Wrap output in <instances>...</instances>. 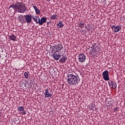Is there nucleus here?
<instances>
[{
  "instance_id": "f257e3e1",
  "label": "nucleus",
  "mask_w": 125,
  "mask_h": 125,
  "mask_svg": "<svg viewBox=\"0 0 125 125\" xmlns=\"http://www.w3.org/2000/svg\"><path fill=\"white\" fill-rule=\"evenodd\" d=\"M11 8L19 13H24L27 11V6L22 1L19 2V1H17L15 3H13L9 7V8Z\"/></svg>"
},
{
  "instance_id": "f03ea898",
  "label": "nucleus",
  "mask_w": 125,
  "mask_h": 125,
  "mask_svg": "<svg viewBox=\"0 0 125 125\" xmlns=\"http://www.w3.org/2000/svg\"><path fill=\"white\" fill-rule=\"evenodd\" d=\"M52 51L53 57L55 60H59L61 58L60 54L62 53L61 51L63 49V46L61 44H59L54 45Z\"/></svg>"
},
{
  "instance_id": "7ed1b4c3",
  "label": "nucleus",
  "mask_w": 125,
  "mask_h": 125,
  "mask_svg": "<svg viewBox=\"0 0 125 125\" xmlns=\"http://www.w3.org/2000/svg\"><path fill=\"white\" fill-rule=\"evenodd\" d=\"M67 83L70 85H77L80 83V79L78 76L74 74H69L67 75Z\"/></svg>"
},
{
  "instance_id": "20e7f679",
  "label": "nucleus",
  "mask_w": 125,
  "mask_h": 125,
  "mask_svg": "<svg viewBox=\"0 0 125 125\" xmlns=\"http://www.w3.org/2000/svg\"><path fill=\"white\" fill-rule=\"evenodd\" d=\"M103 78L104 81H110V77H109V71L105 70L103 72Z\"/></svg>"
},
{
  "instance_id": "39448f33",
  "label": "nucleus",
  "mask_w": 125,
  "mask_h": 125,
  "mask_svg": "<svg viewBox=\"0 0 125 125\" xmlns=\"http://www.w3.org/2000/svg\"><path fill=\"white\" fill-rule=\"evenodd\" d=\"M78 58L79 62H81V63H83L86 59L85 56L83 53L79 54Z\"/></svg>"
},
{
  "instance_id": "423d86ee",
  "label": "nucleus",
  "mask_w": 125,
  "mask_h": 125,
  "mask_svg": "<svg viewBox=\"0 0 125 125\" xmlns=\"http://www.w3.org/2000/svg\"><path fill=\"white\" fill-rule=\"evenodd\" d=\"M111 28H112V30H113V32H114V33H118V32L122 30V25H118L117 26L113 25Z\"/></svg>"
},
{
  "instance_id": "0eeeda50",
  "label": "nucleus",
  "mask_w": 125,
  "mask_h": 125,
  "mask_svg": "<svg viewBox=\"0 0 125 125\" xmlns=\"http://www.w3.org/2000/svg\"><path fill=\"white\" fill-rule=\"evenodd\" d=\"M24 17L27 23H28L29 24H30V23L32 22L33 16H32L31 15H26L24 16Z\"/></svg>"
},
{
  "instance_id": "6e6552de",
  "label": "nucleus",
  "mask_w": 125,
  "mask_h": 125,
  "mask_svg": "<svg viewBox=\"0 0 125 125\" xmlns=\"http://www.w3.org/2000/svg\"><path fill=\"white\" fill-rule=\"evenodd\" d=\"M44 98H47L48 97H50V98H51L52 97V94H50L49 93V89L48 88H47L45 90V92L44 93Z\"/></svg>"
},
{
  "instance_id": "1a4fd4ad",
  "label": "nucleus",
  "mask_w": 125,
  "mask_h": 125,
  "mask_svg": "<svg viewBox=\"0 0 125 125\" xmlns=\"http://www.w3.org/2000/svg\"><path fill=\"white\" fill-rule=\"evenodd\" d=\"M109 85H112L111 88L113 89H116L117 88V83L114 81H109L108 82Z\"/></svg>"
},
{
  "instance_id": "9d476101",
  "label": "nucleus",
  "mask_w": 125,
  "mask_h": 125,
  "mask_svg": "<svg viewBox=\"0 0 125 125\" xmlns=\"http://www.w3.org/2000/svg\"><path fill=\"white\" fill-rule=\"evenodd\" d=\"M44 23H46V18L43 17L41 19H39V21L38 22L39 25H43Z\"/></svg>"
},
{
  "instance_id": "9b49d317",
  "label": "nucleus",
  "mask_w": 125,
  "mask_h": 125,
  "mask_svg": "<svg viewBox=\"0 0 125 125\" xmlns=\"http://www.w3.org/2000/svg\"><path fill=\"white\" fill-rule=\"evenodd\" d=\"M17 110L19 111V112H22V114L23 115H26L27 114V113H26V111H25V109L23 106H18Z\"/></svg>"
},
{
  "instance_id": "f8f14e48",
  "label": "nucleus",
  "mask_w": 125,
  "mask_h": 125,
  "mask_svg": "<svg viewBox=\"0 0 125 125\" xmlns=\"http://www.w3.org/2000/svg\"><path fill=\"white\" fill-rule=\"evenodd\" d=\"M32 19L36 24H39V21H40V17L32 16Z\"/></svg>"
},
{
  "instance_id": "ddd939ff",
  "label": "nucleus",
  "mask_w": 125,
  "mask_h": 125,
  "mask_svg": "<svg viewBox=\"0 0 125 125\" xmlns=\"http://www.w3.org/2000/svg\"><path fill=\"white\" fill-rule=\"evenodd\" d=\"M33 7L34 8V9L35 10V13L38 15H40V14H41V11H40V9H38V8L37 7V6H35L34 5V4H32Z\"/></svg>"
},
{
  "instance_id": "4468645a",
  "label": "nucleus",
  "mask_w": 125,
  "mask_h": 125,
  "mask_svg": "<svg viewBox=\"0 0 125 125\" xmlns=\"http://www.w3.org/2000/svg\"><path fill=\"white\" fill-rule=\"evenodd\" d=\"M67 61V56H63L60 59L61 63H65Z\"/></svg>"
},
{
  "instance_id": "2eb2a0df",
  "label": "nucleus",
  "mask_w": 125,
  "mask_h": 125,
  "mask_svg": "<svg viewBox=\"0 0 125 125\" xmlns=\"http://www.w3.org/2000/svg\"><path fill=\"white\" fill-rule=\"evenodd\" d=\"M9 41H13V42H16V36L14 35L8 36Z\"/></svg>"
},
{
  "instance_id": "dca6fc26",
  "label": "nucleus",
  "mask_w": 125,
  "mask_h": 125,
  "mask_svg": "<svg viewBox=\"0 0 125 125\" xmlns=\"http://www.w3.org/2000/svg\"><path fill=\"white\" fill-rule=\"evenodd\" d=\"M57 25H58V28L60 29L61 28H62L64 27V24H63V22L62 21H60L59 23H57Z\"/></svg>"
},
{
  "instance_id": "f3484780",
  "label": "nucleus",
  "mask_w": 125,
  "mask_h": 125,
  "mask_svg": "<svg viewBox=\"0 0 125 125\" xmlns=\"http://www.w3.org/2000/svg\"><path fill=\"white\" fill-rule=\"evenodd\" d=\"M78 26L79 28L83 29V28H84V22H80L78 24Z\"/></svg>"
},
{
  "instance_id": "a211bd4d",
  "label": "nucleus",
  "mask_w": 125,
  "mask_h": 125,
  "mask_svg": "<svg viewBox=\"0 0 125 125\" xmlns=\"http://www.w3.org/2000/svg\"><path fill=\"white\" fill-rule=\"evenodd\" d=\"M24 76L25 79H29V76H30V74L29 73V72H24Z\"/></svg>"
},
{
  "instance_id": "6ab92c4d",
  "label": "nucleus",
  "mask_w": 125,
  "mask_h": 125,
  "mask_svg": "<svg viewBox=\"0 0 125 125\" xmlns=\"http://www.w3.org/2000/svg\"><path fill=\"white\" fill-rule=\"evenodd\" d=\"M57 18H58V17H57V14H54V15H51V19H52V20H55V19H57Z\"/></svg>"
},
{
  "instance_id": "aec40b11",
  "label": "nucleus",
  "mask_w": 125,
  "mask_h": 125,
  "mask_svg": "<svg viewBox=\"0 0 125 125\" xmlns=\"http://www.w3.org/2000/svg\"><path fill=\"white\" fill-rule=\"evenodd\" d=\"M97 47V45H96V43H95L91 47L92 49H94L95 48H96Z\"/></svg>"
},
{
  "instance_id": "412c9836",
  "label": "nucleus",
  "mask_w": 125,
  "mask_h": 125,
  "mask_svg": "<svg viewBox=\"0 0 125 125\" xmlns=\"http://www.w3.org/2000/svg\"><path fill=\"white\" fill-rule=\"evenodd\" d=\"M89 107L90 110H93V108H94V106H93V104H90Z\"/></svg>"
},
{
  "instance_id": "4be33fe9",
  "label": "nucleus",
  "mask_w": 125,
  "mask_h": 125,
  "mask_svg": "<svg viewBox=\"0 0 125 125\" xmlns=\"http://www.w3.org/2000/svg\"><path fill=\"white\" fill-rule=\"evenodd\" d=\"M117 110H119V107H115L114 108V112H116V111H117Z\"/></svg>"
},
{
  "instance_id": "5701e85b",
  "label": "nucleus",
  "mask_w": 125,
  "mask_h": 125,
  "mask_svg": "<svg viewBox=\"0 0 125 125\" xmlns=\"http://www.w3.org/2000/svg\"><path fill=\"white\" fill-rule=\"evenodd\" d=\"M101 1H102V2L104 3L106 1V0H101Z\"/></svg>"
},
{
  "instance_id": "b1692460",
  "label": "nucleus",
  "mask_w": 125,
  "mask_h": 125,
  "mask_svg": "<svg viewBox=\"0 0 125 125\" xmlns=\"http://www.w3.org/2000/svg\"><path fill=\"white\" fill-rule=\"evenodd\" d=\"M17 121H18V124H19V123H20V121L19 120V119H18V120H17Z\"/></svg>"
},
{
  "instance_id": "393cba45",
  "label": "nucleus",
  "mask_w": 125,
  "mask_h": 125,
  "mask_svg": "<svg viewBox=\"0 0 125 125\" xmlns=\"http://www.w3.org/2000/svg\"><path fill=\"white\" fill-rule=\"evenodd\" d=\"M47 1H50V0H46Z\"/></svg>"
},
{
  "instance_id": "a878e982",
  "label": "nucleus",
  "mask_w": 125,
  "mask_h": 125,
  "mask_svg": "<svg viewBox=\"0 0 125 125\" xmlns=\"http://www.w3.org/2000/svg\"><path fill=\"white\" fill-rule=\"evenodd\" d=\"M1 56L0 55V58H1Z\"/></svg>"
},
{
  "instance_id": "bb28decb",
  "label": "nucleus",
  "mask_w": 125,
  "mask_h": 125,
  "mask_svg": "<svg viewBox=\"0 0 125 125\" xmlns=\"http://www.w3.org/2000/svg\"><path fill=\"white\" fill-rule=\"evenodd\" d=\"M27 84H28V85H30V84H29V83H27Z\"/></svg>"
}]
</instances>
